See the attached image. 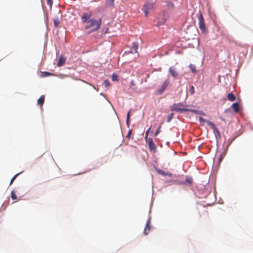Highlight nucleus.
<instances>
[{"label": "nucleus", "instance_id": "f257e3e1", "mask_svg": "<svg viewBox=\"0 0 253 253\" xmlns=\"http://www.w3.org/2000/svg\"><path fill=\"white\" fill-rule=\"evenodd\" d=\"M102 24V17H100L98 19L91 18L87 21V25L84 27V29L87 30L91 29L88 32V34L92 32H94L99 30Z\"/></svg>", "mask_w": 253, "mask_h": 253}, {"label": "nucleus", "instance_id": "f03ea898", "mask_svg": "<svg viewBox=\"0 0 253 253\" xmlns=\"http://www.w3.org/2000/svg\"><path fill=\"white\" fill-rule=\"evenodd\" d=\"M184 104L182 103H179L177 104H174L171 108V110L172 111L179 112H185L189 111L188 109H185L183 108Z\"/></svg>", "mask_w": 253, "mask_h": 253}, {"label": "nucleus", "instance_id": "7ed1b4c3", "mask_svg": "<svg viewBox=\"0 0 253 253\" xmlns=\"http://www.w3.org/2000/svg\"><path fill=\"white\" fill-rule=\"evenodd\" d=\"M198 23L199 25V28L203 33H205L206 31V28L204 22V17L201 12L199 13L198 17Z\"/></svg>", "mask_w": 253, "mask_h": 253}, {"label": "nucleus", "instance_id": "20e7f679", "mask_svg": "<svg viewBox=\"0 0 253 253\" xmlns=\"http://www.w3.org/2000/svg\"><path fill=\"white\" fill-rule=\"evenodd\" d=\"M92 15L91 12H84L83 14V15L81 16V19L83 23H87L88 20L90 19Z\"/></svg>", "mask_w": 253, "mask_h": 253}, {"label": "nucleus", "instance_id": "39448f33", "mask_svg": "<svg viewBox=\"0 0 253 253\" xmlns=\"http://www.w3.org/2000/svg\"><path fill=\"white\" fill-rule=\"evenodd\" d=\"M169 83V80L165 81L163 84L162 85L160 88L158 90V93L159 94H162L166 90Z\"/></svg>", "mask_w": 253, "mask_h": 253}, {"label": "nucleus", "instance_id": "423d86ee", "mask_svg": "<svg viewBox=\"0 0 253 253\" xmlns=\"http://www.w3.org/2000/svg\"><path fill=\"white\" fill-rule=\"evenodd\" d=\"M146 141L148 142V146L151 151L155 150L156 146L151 138H148Z\"/></svg>", "mask_w": 253, "mask_h": 253}, {"label": "nucleus", "instance_id": "0eeeda50", "mask_svg": "<svg viewBox=\"0 0 253 253\" xmlns=\"http://www.w3.org/2000/svg\"><path fill=\"white\" fill-rule=\"evenodd\" d=\"M206 122L207 123L208 126L213 130L214 132H217V133H219V131L217 128L212 122L210 121H207Z\"/></svg>", "mask_w": 253, "mask_h": 253}, {"label": "nucleus", "instance_id": "6e6552de", "mask_svg": "<svg viewBox=\"0 0 253 253\" xmlns=\"http://www.w3.org/2000/svg\"><path fill=\"white\" fill-rule=\"evenodd\" d=\"M150 218H149L148 220V221L146 223V225L145 226L144 230V234L145 235H147L150 232Z\"/></svg>", "mask_w": 253, "mask_h": 253}, {"label": "nucleus", "instance_id": "1a4fd4ad", "mask_svg": "<svg viewBox=\"0 0 253 253\" xmlns=\"http://www.w3.org/2000/svg\"><path fill=\"white\" fill-rule=\"evenodd\" d=\"M169 71L171 75L174 78H177L178 76V73L174 67H170L169 68Z\"/></svg>", "mask_w": 253, "mask_h": 253}, {"label": "nucleus", "instance_id": "9d476101", "mask_svg": "<svg viewBox=\"0 0 253 253\" xmlns=\"http://www.w3.org/2000/svg\"><path fill=\"white\" fill-rule=\"evenodd\" d=\"M66 58L63 55H61L59 58V60L57 63V66L60 67L62 66L65 62Z\"/></svg>", "mask_w": 253, "mask_h": 253}, {"label": "nucleus", "instance_id": "9b49d317", "mask_svg": "<svg viewBox=\"0 0 253 253\" xmlns=\"http://www.w3.org/2000/svg\"><path fill=\"white\" fill-rule=\"evenodd\" d=\"M232 107H233L234 112L235 113H238L240 111L239 104L237 102L234 103L232 105Z\"/></svg>", "mask_w": 253, "mask_h": 253}, {"label": "nucleus", "instance_id": "f8f14e48", "mask_svg": "<svg viewBox=\"0 0 253 253\" xmlns=\"http://www.w3.org/2000/svg\"><path fill=\"white\" fill-rule=\"evenodd\" d=\"M44 101V95H42L38 100V104L40 106H42Z\"/></svg>", "mask_w": 253, "mask_h": 253}, {"label": "nucleus", "instance_id": "ddd939ff", "mask_svg": "<svg viewBox=\"0 0 253 253\" xmlns=\"http://www.w3.org/2000/svg\"><path fill=\"white\" fill-rule=\"evenodd\" d=\"M227 98L230 101H233L235 100V96L233 94V93L231 92L228 94Z\"/></svg>", "mask_w": 253, "mask_h": 253}, {"label": "nucleus", "instance_id": "4468645a", "mask_svg": "<svg viewBox=\"0 0 253 253\" xmlns=\"http://www.w3.org/2000/svg\"><path fill=\"white\" fill-rule=\"evenodd\" d=\"M153 3L147 2L146 4H144L143 8L150 10L153 8Z\"/></svg>", "mask_w": 253, "mask_h": 253}, {"label": "nucleus", "instance_id": "2eb2a0df", "mask_svg": "<svg viewBox=\"0 0 253 253\" xmlns=\"http://www.w3.org/2000/svg\"><path fill=\"white\" fill-rule=\"evenodd\" d=\"M106 6L107 7H113L114 6V0H107Z\"/></svg>", "mask_w": 253, "mask_h": 253}, {"label": "nucleus", "instance_id": "dca6fc26", "mask_svg": "<svg viewBox=\"0 0 253 253\" xmlns=\"http://www.w3.org/2000/svg\"><path fill=\"white\" fill-rule=\"evenodd\" d=\"M189 67L192 73H196V66L194 65L191 64L189 65Z\"/></svg>", "mask_w": 253, "mask_h": 253}, {"label": "nucleus", "instance_id": "f3484780", "mask_svg": "<svg viewBox=\"0 0 253 253\" xmlns=\"http://www.w3.org/2000/svg\"><path fill=\"white\" fill-rule=\"evenodd\" d=\"M130 113V111H129L128 112L127 114V116H126V124L128 127H129Z\"/></svg>", "mask_w": 253, "mask_h": 253}, {"label": "nucleus", "instance_id": "a211bd4d", "mask_svg": "<svg viewBox=\"0 0 253 253\" xmlns=\"http://www.w3.org/2000/svg\"><path fill=\"white\" fill-rule=\"evenodd\" d=\"M53 23L55 27H57L60 24V20L58 18L53 19Z\"/></svg>", "mask_w": 253, "mask_h": 253}, {"label": "nucleus", "instance_id": "6ab92c4d", "mask_svg": "<svg viewBox=\"0 0 253 253\" xmlns=\"http://www.w3.org/2000/svg\"><path fill=\"white\" fill-rule=\"evenodd\" d=\"M159 173L163 175L166 176V175H169V176H171L172 175L171 173H167L163 170H160L159 171Z\"/></svg>", "mask_w": 253, "mask_h": 253}, {"label": "nucleus", "instance_id": "aec40b11", "mask_svg": "<svg viewBox=\"0 0 253 253\" xmlns=\"http://www.w3.org/2000/svg\"><path fill=\"white\" fill-rule=\"evenodd\" d=\"M50 75H52L51 73L47 72H43L42 73L41 76L42 77H46Z\"/></svg>", "mask_w": 253, "mask_h": 253}, {"label": "nucleus", "instance_id": "412c9836", "mask_svg": "<svg viewBox=\"0 0 253 253\" xmlns=\"http://www.w3.org/2000/svg\"><path fill=\"white\" fill-rule=\"evenodd\" d=\"M11 197L13 200H16L17 199V196L13 190L11 192Z\"/></svg>", "mask_w": 253, "mask_h": 253}, {"label": "nucleus", "instance_id": "4be33fe9", "mask_svg": "<svg viewBox=\"0 0 253 253\" xmlns=\"http://www.w3.org/2000/svg\"><path fill=\"white\" fill-rule=\"evenodd\" d=\"M20 173V172L18 173H17L16 174H15L11 179L10 180V185H11L12 184V183L13 182V181H14V180L16 179V178L17 177V176Z\"/></svg>", "mask_w": 253, "mask_h": 253}, {"label": "nucleus", "instance_id": "5701e85b", "mask_svg": "<svg viewBox=\"0 0 253 253\" xmlns=\"http://www.w3.org/2000/svg\"><path fill=\"white\" fill-rule=\"evenodd\" d=\"M173 113H171L168 116V118H167V122H169L171 120V119L173 118Z\"/></svg>", "mask_w": 253, "mask_h": 253}, {"label": "nucleus", "instance_id": "b1692460", "mask_svg": "<svg viewBox=\"0 0 253 253\" xmlns=\"http://www.w3.org/2000/svg\"><path fill=\"white\" fill-rule=\"evenodd\" d=\"M185 181L189 184H191L192 183L193 179L191 177H186Z\"/></svg>", "mask_w": 253, "mask_h": 253}, {"label": "nucleus", "instance_id": "393cba45", "mask_svg": "<svg viewBox=\"0 0 253 253\" xmlns=\"http://www.w3.org/2000/svg\"><path fill=\"white\" fill-rule=\"evenodd\" d=\"M167 5L169 8H172L174 6L173 4L172 3H171V2H168Z\"/></svg>", "mask_w": 253, "mask_h": 253}, {"label": "nucleus", "instance_id": "a878e982", "mask_svg": "<svg viewBox=\"0 0 253 253\" xmlns=\"http://www.w3.org/2000/svg\"><path fill=\"white\" fill-rule=\"evenodd\" d=\"M194 86L193 85H191V86L190 87V89H189V92L190 93V94L191 95L193 94L194 93Z\"/></svg>", "mask_w": 253, "mask_h": 253}, {"label": "nucleus", "instance_id": "bb28decb", "mask_svg": "<svg viewBox=\"0 0 253 253\" xmlns=\"http://www.w3.org/2000/svg\"><path fill=\"white\" fill-rule=\"evenodd\" d=\"M103 84L105 87H108L110 85V82L108 80H105L103 82Z\"/></svg>", "mask_w": 253, "mask_h": 253}, {"label": "nucleus", "instance_id": "cd10ccee", "mask_svg": "<svg viewBox=\"0 0 253 253\" xmlns=\"http://www.w3.org/2000/svg\"><path fill=\"white\" fill-rule=\"evenodd\" d=\"M150 130V128H149L147 130H146V131L145 132V138L146 140H147L148 138V136L149 135V131Z\"/></svg>", "mask_w": 253, "mask_h": 253}, {"label": "nucleus", "instance_id": "c85d7f7f", "mask_svg": "<svg viewBox=\"0 0 253 253\" xmlns=\"http://www.w3.org/2000/svg\"><path fill=\"white\" fill-rule=\"evenodd\" d=\"M161 125H160L159 126V127H158V128L157 129V130H156V131L155 132V136H157L161 131Z\"/></svg>", "mask_w": 253, "mask_h": 253}, {"label": "nucleus", "instance_id": "c756f323", "mask_svg": "<svg viewBox=\"0 0 253 253\" xmlns=\"http://www.w3.org/2000/svg\"><path fill=\"white\" fill-rule=\"evenodd\" d=\"M199 121L201 124L202 125H203L204 123L206 122L205 120L202 117L199 118Z\"/></svg>", "mask_w": 253, "mask_h": 253}, {"label": "nucleus", "instance_id": "7c9ffc66", "mask_svg": "<svg viewBox=\"0 0 253 253\" xmlns=\"http://www.w3.org/2000/svg\"><path fill=\"white\" fill-rule=\"evenodd\" d=\"M149 10L148 9H145L143 8V11L144 12V14L146 17H147L148 15Z\"/></svg>", "mask_w": 253, "mask_h": 253}, {"label": "nucleus", "instance_id": "2f4dec72", "mask_svg": "<svg viewBox=\"0 0 253 253\" xmlns=\"http://www.w3.org/2000/svg\"><path fill=\"white\" fill-rule=\"evenodd\" d=\"M131 133H132V129H129L128 132V133L127 134V135L126 136V138H130Z\"/></svg>", "mask_w": 253, "mask_h": 253}, {"label": "nucleus", "instance_id": "473e14b6", "mask_svg": "<svg viewBox=\"0 0 253 253\" xmlns=\"http://www.w3.org/2000/svg\"><path fill=\"white\" fill-rule=\"evenodd\" d=\"M47 4L51 7L52 5V0H47Z\"/></svg>", "mask_w": 253, "mask_h": 253}, {"label": "nucleus", "instance_id": "72a5a7b5", "mask_svg": "<svg viewBox=\"0 0 253 253\" xmlns=\"http://www.w3.org/2000/svg\"><path fill=\"white\" fill-rule=\"evenodd\" d=\"M112 80L113 81H118V76L115 75H113Z\"/></svg>", "mask_w": 253, "mask_h": 253}, {"label": "nucleus", "instance_id": "f704fd0d", "mask_svg": "<svg viewBox=\"0 0 253 253\" xmlns=\"http://www.w3.org/2000/svg\"><path fill=\"white\" fill-rule=\"evenodd\" d=\"M188 111H190L191 112L194 113H198V111L195 110V109H189Z\"/></svg>", "mask_w": 253, "mask_h": 253}, {"label": "nucleus", "instance_id": "c9c22d12", "mask_svg": "<svg viewBox=\"0 0 253 253\" xmlns=\"http://www.w3.org/2000/svg\"><path fill=\"white\" fill-rule=\"evenodd\" d=\"M149 77H150V75H149V74H147L146 75V77H147V78H149Z\"/></svg>", "mask_w": 253, "mask_h": 253}, {"label": "nucleus", "instance_id": "e433bc0d", "mask_svg": "<svg viewBox=\"0 0 253 253\" xmlns=\"http://www.w3.org/2000/svg\"><path fill=\"white\" fill-rule=\"evenodd\" d=\"M221 160H222V157H220L219 158V162H220V161H221Z\"/></svg>", "mask_w": 253, "mask_h": 253}, {"label": "nucleus", "instance_id": "4c0bfd02", "mask_svg": "<svg viewBox=\"0 0 253 253\" xmlns=\"http://www.w3.org/2000/svg\"><path fill=\"white\" fill-rule=\"evenodd\" d=\"M92 86H93V87L94 89H96L97 90H98L95 88V87L94 86L92 85Z\"/></svg>", "mask_w": 253, "mask_h": 253}, {"label": "nucleus", "instance_id": "58836bf2", "mask_svg": "<svg viewBox=\"0 0 253 253\" xmlns=\"http://www.w3.org/2000/svg\"><path fill=\"white\" fill-rule=\"evenodd\" d=\"M137 49V46H135V49L136 50Z\"/></svg>", "mask_w": 253, "mask_h": 253}]
</instances>
